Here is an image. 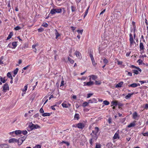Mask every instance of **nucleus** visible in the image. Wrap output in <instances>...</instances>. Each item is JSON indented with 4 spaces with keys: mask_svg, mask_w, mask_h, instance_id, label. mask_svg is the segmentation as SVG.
Listing matches in <instances>:
<instances>
[{
    "mask_svg": "<svg viewBox=\"0 0 148 148\" xmlns=\"http://www.w3.org/2000/svg\"><path fill=\"white\" fill-rule=\"evenodd\" d=\"M99 131V128L97 127H95V130L92 131L90 134L91 136V138L89 140V142L90 144L92 145L93 144V140H96L98 138L97 134Z\"/></svg>",
    "mask_w": 148,
    "mask_h": 148,
    "instance_id": "f257e3e1",
    "label": "nucleus"
},
{
    "mask_svg": "<svg viewBox=\"0 0 148 148\" xmlns=\"http://www.w3.org/2000/svg\"><path fill=\"white\" fill-rule=\"evenodd\" d=\"M40 128V126L39 125L37 124H34L32 122H31L29 123L28 127L27 128V130L28 131L30 132L33 130Z\"/></svg>",
    "mask_w": 148,
    "mask_h": 148,
    "instance_id": "f03ea898",
    "label": "nucleus"
},
{
    "mask_svg": "<svg viewBox=\"0 0 148 148\" xmlns=\"http://www.w3.org/2000/svg\"><path fill=\"white\" fill-rule=\"evenodd\" d=\"M129 36V41L130 43V47H134L136 46V43L131 34H130Z\"/></svg>",
    "mask_w": 148,
    "mask_h": 148,
    "instance_id": "7ed1b4c3",
    "label": "nucleus"
},
{
    "mask_svg": "<svg viewBox=\"0 0 148 148\" xmlns=\"http://www.w3.org/2000/svg\"><path fill=\"white\" fill-rule=\"evenodd\" d=\"M140 51L141 54L143 53H145L144 49H145L143 43L141 42V40H140Z\"/></svg>",
    "mask_w": 148,
    "mask_h": 148,
    "instance_id": "20e7f679",
    "label": "nucleus"
},
{
    "mask_svg": "<svg viewBox=\"0 0 148 148\" xmlns=\"http://www.w3.org/2000/svg\"><path fill=\"white\" fill-rule=\"evenodd\" d=\"M3 91L4 92H6L7 91L9 90V87L8 84L7 83H5L3 85Z\"/></svg>",
    "mask_w": 148,
    "mask_h": 148,
    "instance_id": "39448f33",
    "label": "nucleus"
},
{
    "mask_svg": "<svg viewBox=\"0 0 148 148\" xmlns=\"http://www.w3.org/2000/svg\"><path fill=\"white\" fill-rule=\"evenodd\" d=\"M140 86V84L139 83H133L130 85H128V86L129 87H131L132 88H135L137 86Z\"/></svg>",
    "mask_w": 148,
    "mask_h": 148,
    "instance_id": "423d86ee",
    "label": "nucleus"
},
{
    "mask_svg": "<svg viewBox=\"0 0 148 148\" xmlns=\"http://www.w3.org/2000/svg\"><path fill=\"white\" fill-rule=\"evenodd\" d=\"M75 54L76 55L77 57L80 59L82 58V56L81 53L78 51H76L75 53Z\"/></svg>",
    "mask_w": 148,
    "mask_h": 148,
    "instance_id": "0eeeda50",
    "label": "nucleus"
},
{
    "mask_svg": "<svg viewBox=\"0 0 148 148\" xmlns=\"http://www.w3.org/2000/svg\"><path fill=\"white\" fill-rule=\"evenodd\" d=\"M119 131L118 130L116 132L113 137V139H116L117 138H119Z\"/></svg>",
    "mask_w": 148,
    "mask_h": 148,
    "instance_id": "6e6552de",
    "label": "nucleus"
},
{
    "mask_svg": "<svg viewBox=\"0 0 148 148\" xmlns=\"http://www.w3.org/2000/svg\"><path fill=\"white\" fill-rule=\"evenodd\" d=\"M77 127L79 129H83L84 127V123H79L77 124Z\"/></svg>",
    "mask_w": 148,
    "mask_h": 148,
    "instance_id": "1a4fd4ad",
    "label": "nucleus"
},
{
    "mask_svg": "<svg viewBox=\"0 0 148 148\" xmlns=\"http://www.w3.org/2000/svg\"><path fill=\"white\" fill-rule=\"evenodd\" d=\"M89 82H87L86 86H91L94 84V83L92 81L90 80V78L89 79Z\"/></svg>",
    "mask_w": 148,
    "mask_h": 148,
    "instance_id": "9d476101",
    "label": "nucleus"
},
{
    "mask_svg": "<svg viewBox=\"0 0 148 148\" xmlns=\"http://www.w3.org/2000/svg\"><path fill=\"white\" fill-rule=\"evenodd\" d=\"M88 77H89V78L90 79V80L91 81L92 80H95L97 78V76L93 75H89V76H88Z\"/></svg>",
    "mask_w": 148,
    "mask_h": 148,
    "instance_id": "9b49d317",
    "label": "nucleus"
},
{
    "mask_svg": "<svg viewBox=\"0 0 148 148\" xmlns=\"http://www.w3.org/2000/svg\"><path fill=\"white\" fill-rule=\"evenodd\" d=\"M9 145L6 144H0V148H9Z\"/></svg>",
    "mask_w": 148,
    "mask_h": 148,
    "instance_id": "f8f14e48",
    "label": "nucleus"
},
{
    "mask_svg": "<svg viewBox=\"0 0 148 148\" xmlns=\"http://www.w3.org/2000/svg\"><path fill=\"white\" fill-rule=\"evenodd\" d=\"M136 121H134L133 122L131 123L129 125L127 126V127L129 128H130L132 127H134L135 126L136 123Z\"/></svg>",
    "mask_w": 148,
    "mask_h": 148,
    "instance_id": "ddd939ff",
    "label": "nucleus"
},
{
    "mask_svg": "<svg viewBox=\"0 0 148 148\" xmlns=\"http://www.w3.org/2000/svg\"><path fill=\"white\" fill-rule=\"evenodd\" d=\"M133 118L135 120H138V118L137 119L138 117V115L137 113L136 112H134L132 114Z\"/></svg>",
    "mask_w": 148,
    "mask_h": 148,
    "instance_id": "4468645a",
    "label": "nucleus"
},
{
    "mask_svg": "<svg viewBox=\"0 0 148 148\" xmlns=\"http://www.w3.org/2000/svg\"><path fill=\"white\" fill-rule=\"evenodd\" d=\"M16 139L12 138L9 139L8 140V142L9 143H16Z\"/></svg>",
    "mask_w": 148,
    "mask_h": 148,
    "instance_id": "2eb2a0df",
    "label": "nucleus"
},
{
    "mask_svg": "<svg viewBox=\"0 0 148 148\" xmlns=\"http://www.w3.org/2000/svg\"><path fill=\"white\" fill-rule=\"evenodd\" d=\"M97 100L95 98H93L90 99L88 101V103H96Z\"/></svg>",
    "mask_w": 148,
    "mask_h": 148,
    "instance_id": "dca6fc26",
    "label": "nucleus"
},
{
    "mask_svg": "<svg viewBox=\"0 0 148 148\" xmlns=\"http://www.w3.org/2000/svg\"><path fill=\"white\" fill-rule=\"evenodd\" d=\"M55 34L56 35V39L58 38V37L60 36V35L59 33L58 32L57 29H55Z\"/></svg>",
    "mask_w": 148,
    "mask_h": 148,
    "instance_id": "f3484780",
    "label": "nucleus"
},
{
    "mask_svg": "<svg viewBox=\"0 0 148 148\" xmlns=\"http://www.w3.org/2000/svg\"><path fill=\"white\" fill-rule=\"evenodd\" d=\"M123 83V82H119L117 84L116 86V88H119L121 87Z\"/></svg>",
    "mask_w": 148,
    "mask_h": 148,
    "instance_id": "a211bd4d",
    "label": "nucleus"
},
{
    "mask_svg": "<svg viewBox=\"0 0 148 148\" xmlns=\"http://www.w3.org/2000/svg\"><path fill=\"white\" fill-rule=\"evenodd\" d=\"M13 33L12 32H11L9 34L8 36L7 37V39H6V40H8L10 38H11L12 37V36L13 35Z\"/></svg>",
    "mask_w": 148,
    "mask_h": 148,
    "instance_id": "6ab92c4d",
    "label": "nucleus"
},
{
    "mask_svg": "<svg viewBox=\"0 0 148 148\" xmlns=\"http://www.w3.org/2000/svg\"><path fill=\"white\" fill-rule=\"evenodd\" d=\"M0 80L3 83H5L6 82L7 79L5 77H4L3 78L1 76H0Z\"/></svg>",
    "mask_w": 148,
    "mask_h": 148,
    "instance_id": "aec40b11",
    "label": "nucleus"
},
{
    "mask_svg": "<svg viewBox=\"0 0 148 148\" xmlns=\"http://www.w3.org/2000/svg\"><path fill=\"white\" fill-rule=\"evenodd\" d=\"M23 141L21 139L19 138L18 140L17 139L16 143H18V145H21L23 143Z\"/></svg>",
    "mask_w": 148,
    "mask_h": 148,
    "instance_id": "412c9836",
    "label": "nucleus"
},
{
    "mask_svg": "<svg viewBox=\"0 0 148 148\" xmlns=\"http://www.w3.org/2000/svg\"><path fill=\"white\" fill-rule=\"evenodd\" d=\"M17 42H13L12 43V45L14 47H12V49H15L17 46Z\"/></svg>",
    "mask_w": 148,
    "mask_h": 148,
    "instance_id": "4be33fe9",
    "label": "nucleus"
},
{
    "mask_svg": "<svg viewBox=\"0 0 148 148\" xmlns=\"http://www.w3.org/2000/svg\"><path fill=\"white\" fill-rule=\"evenodd\" d=\"M131 67L132 68H136V69H137V70H138V71H139V72H141V70L140 68H139L138 67H137L134 65H131Z\"/></svg>",
    "mask_w": 148,
    "mask_h": 148,
    "instance_id": "5701e85b",
    "label": "nucleus"
},
{
    "mask_svg": "<svg viewBox=\"0 0 148 148\" xmlns=\"http://www.w3.org/2000/svg\"><path fill=\"white\" fill-rule=\"evenodd\" d=\"M15 134L16 135L21 134L22 133V131L20 130H16L14 131Z\"/></svg>",
    "mask_w": 148,
    "mask_h": 148,
    "instance_id": "b1692460",
    "label": "nucleus"
},
{
    "mask_svg": "<svg viewBox=\"0 0 148 148\" xmlns=\"http://www.w3.org/2000/svg\"><path fill=\"white\" fill-rule=\"evenodd\" d=\"M133 94V93H128L126 96L125 97V98L126 99H128L129 98H130L131 96Z\"/></svg>",
    "mask_w": 148,
    "mask_h": 148,
    "instance_id": "393cba45",
    "label": "nucleus"
},
{
    "mask_svg": "<svg viewBox=\"0 0 148 148\" xmlns=\"http://www.w3.org/2000/svg\"><path fill=\"white\" fill-rule=\"evenodd\" d=\"M56 13V10L55 9H52L51 10L50 12V14H51L53 15L55 14Z\"/></svg>",
    "mask_w": 148,
    "mask_h": 148,
    "instance_id": "a878e982",
    "label": "nucleus"
},
{
    "mask_svg": "<svg viewBox=\"0 0 148 148\" xmlns=\"http://www.w3.org/2000/svg\"><path fill=\"white\" fill-rule=\"evenodd\" d=\"M51 113H43L42 114V116H49L51 115Z\"/></svg>",
    "mask_w": 148,
    "mask_h": 148,
    "instance_id": "bb28decb",
    "label": "nucleus"
},
{
    "mask_svg": "<svg viewBox=\"0 0 148 148\" xmlns=\"http://www.w3.org/2000/svg\"><path fill=\"white\" fill-rule=\"evenodd\" d=\"M56 10V13H60L62 11V9L61 8L58 9V8H56L55 9Z\"/></svg>",
    "mask_w": 148,
    "mask_h": 148,
    "instance_id": "cd10ccee",
    "label": "nucleus"
},
{
    "mask_svg": "<svg viewBox=\"0 0 148 148\" xmlns=\"http://www.w3.org/2000/svg\"><path fill=\"white\" fill-rule=\"evenodd\" d=\"M112 106H116L117 105V102L116 101H112L111 103Z\"/></svg>",
    "mask_w": 148,
    "mask_h": 148,
    "instance_id": "c85d7f7f",
    "label": "nucleus"
},
{
    "mask_svg": "<svg viewBox=\"0 0 148 148\" xmlns=\"http://www.w3.org/2000/svg\"><path fill=\"white\" fill-rule=\"evenodd\" d=\"M18 70V69L17 68L14 70V75H13L14 77H15V75L17 74Z\"/></svg>",
    "mask_w": 148,
    "mask_h": 148,
    "instance_id": "c756f323",
    "label": "nucleus"
},
{
    "mask_svg": "<svg viewBox=\"0 0 148 148\" xmlns=\"http://www.w3.org/2000/svg\"><path fill=\"white\" fill-rule=\"evenodd\" d=\"M101 83V81H95V84L96 85H100Z\"/></svg>",
    "mask_w": 148,
    "mask_h": 148,
    "instance_id": "7c9ffc66",
    "label": "nucleus"
},
{
    "mask_svg": "<svg viewBox=\"0 0 148 148\" xmlns=\"http://www.w3.org/2000/svg\"><path fill=\"white\" fill-rule=\"evenodd\" d=\"M133 73L137 75L139 73H140L139 72V71H138V70H133Z\"/></svg>",
    "mask_w": 148,
    "mask_h": 148,
    "instance_id": "2f4dec72",
    "label": "nucleus"
},
{
    "mask_svg": "<svg viewBox=\"0 0 148 148\" xmlns=\"http://www.w3.org/2000/svg\"><path fill=\"white\" fill-rule=\"evenodd\" d=\"M101 145L100 144L97 143L96 144V146L95 148H101Z\"/></svg>",
    "mask_w": 148,
    "mask_h": 148,
    "instance_id": "473e14b6",
    "label": "nucleus"
},
{
    "mask_svg": "<svg viewBox=\"0 0 148 148\" xmlns=\"http://www.w3.org/2000/svg\"><path fill=\"white\" fill-rule=\"evenodd\" d=\"M103 103L105 105L107 106L109 105L110 103L107 100H105L103 101Z\"/></svg>",
    "mask_w": 148,
    "mask_h": 148,
    "instance_id": "72a5a7b5",
    "label": "nucleus"
},
{
    "mask_svg": "<svg viewBox=\"0 0 148 148\" xmlns=\"http://www.w3.org/2000/svg\"><path fill=\"white\" fill-rule=\"evenodd\" d=\"M132 25H133V29H134V32H135V30H136V25H135V23L134 21H132Z\"/></svg>",
    "mask_w": 148,
    "mask_h": 148,
    "instance_id": "f704fd0d",
    "label": "nucleus"
},
{
    "mask_svg": "<svg viewBox=\"0 0 148 148\" xmlns=\"http://www.w3.org/2000/svg\"><path fill=\"white\" fill-rule=\"evenodd\" d=\"M89 7H88L86 10V11L85 12L84 16V18L87 15L88 12V10Z\"/></svg>",
    "mask_w": 148,
    "mask_h": 148,
    "instance_id": "c9c22d12",
    "label": "nucleus"
},
{
    "mask_svg": "<svg viewBox=\"0 0 148 148\" xmlns=\"http://www.w3.org/2000/svg\"><path fill=\"white\" fill-rule=\"evenodd\" d=\"M79 115L78 114L76 113L74 116V118L77 120L79 119Z\"/></svg>",
    "mask_w": 148,
    "mask_h": 148,
    "instance_id": "e433bc0d",
    "label": "nucleus"
},
{
    "mask_svg": "<svg viewBox=\"0 0 148 148\" xmlns=\"http://www.w3.org/2000/svg\"><path fill=\"white\" fill-rule=\"evenodd\" d=\"M88 102H85L83 103L82 106L83 107H85L88 105Z\"/></svg>",
    "mask_w": 148,
    "mask_h": 148,
    "instance_id": "4c0bfd02",
    "label": "nucleus"
},
{
    "mask_svg": "<svg viewBox=\"0 0 148 148\" xmlns=\"http://www.w3.org/2000/svg\"><path fill=\"white\" fill-rule=\"evenodd\" d=\"M27 85H26L25 86L24 89L22 90L23 92H25L27 90Z\"/></svg>",
    "mask_w": 148,
    "mask_h": 148,
    "instance_id": "58836bf2",
    "label": "nucleus"
},
{
    "mask_svg": "<svg viewBox=\"0 0 148 148\" xmlns=\"http://www.w3.org/2000/svg\"><path fill=\"white\" fill-rule=\"evenodd\" d=\"M62 80L60 87H62L64 85V81L63 78H62Z\"/></svg>",
    "mask_w": 148,
    "mask_h": 148,
    "instance_id": "ea45409f",
    "label": "nucleus"
},
{
    "mask_svg": "<svg viewBox=\"0 0 148 148\" xmlns=\"http://www.w3.org/2000/svg\"><path fill=\"white\" fill-rule=\"evenodd\" d=\"M69 61L71 63L73 64L74 62V60L71 58H70L69 57L68 58Z\"/></svg>",
    "mask_w": 148,
    "mask_h": 148,
    "instance_id": "a19ab883",
    "label": "nucleus"
},
{
    "mask_svg": "<svg viewBox=\"0 0 148 148\" xmlns=\"http://www.w3.org/2000/svg\"><path fill=\"white\" fill-rule=\"evenodd\" d=\"M21 29V27L19 26H17L14 28V30H18Z\"/></svg>",
    "mask_w": 148,
    "mask_h": 148,
    "instance_id": "79ce46f5",
    "label": "nucleus"
},
{
    "mask_svg": "<svg viewBox=\"0 0 148 148\" xmlns=\"http://www.w3.org/2000/svg\"><path fill=\"white\" fill-rule=\"evenodd\" d=\"M7 76L8 77H9V78H10V79L12 78V77L11 75V74H10V72H8L7 74Z\"/></svg>",
    "mask_w": 148,
    "mask_h": 148,
    "instance_id": "37998d69",
    "label": "nucleus"
},
{
    "mask_svg": "<svg viewBox=\"0 0 148 148\" xmlns=\"http://www.w3.org/2000/svg\"><path fill=\"white\" fill-rule=\"evenodd\" d=\"M62 105L64 108H67L68 107V106H67L66 103H62Z\"/></svg>",
    "mask_w": 148,
    "mask_h": 148,
    "instance_id": "c03bdc74",
    "label": "nucleus"
},
{
    "mask_svg": "<svg viewBox=\"0 0 148 148\" xmlns=\"http://www.w3.org/2000/svg\"><path fill=\"white\" fill-rule=\"evenodd\" d=\"M75 9L76 8L74 6H71V11L72 12H74L75 10Z\"/></svg>",
    "mask_w": 148,
    "mask_h": 148,
    "instance_id": "a18cd8bd",
    "label": "nucleus"
},
{
    "mask_svg": "<svg viewBox=\"0 0 148 148\" xmlns=\"http://www.w3.org/2000/svg\"><path fill=\"white\" fill-rule=\"evenodd\" d=\"M42 26L45 27H47L48 26V24L46 23H44L42 25Z\"/></svg>",
    "mask_w": 148,
    "mask_h": 148,
    "instance_id": "49530a36",
    "label": "nucleus"
},
{
    "mask_svg": "<svg viewBox=\"0 0 148 148\" xmlns=\"http://www.w3.org/2000/svg\"><path fill=\"white\" fill-rule=\"evenodd\" d=\"M61 143H64L67 146H69V143L67 142H65L64 141H62Z\"/></svg>",
    "mask_w": 148,
    "mask_h": 148,
    "instance_id": "de8ad7c7",
    "label": "nucleus"
},
{
    "mask_svg": "<svg viewBox=\"0 0 148 148\" xmlns=\"http://www.w3.org/2000/svg\"><path fill=\"white\" fill-rule=\"evenodd\" d=\"M103 62L106 64H107L108 62V60L106 58L103 59Z\"/></svg>",
    "mask_w": 148,
    "mask_h": 148,
    "instance_id": "09e8293b",
    "label": "nucleus"
},
{
    "mask_svg": "<svg viewBox=\"0 0 148 148\" xmlns=\"http://www.w3.org/2000/svg\"><path fill=\"white\" fill-rule=\"evenodd\" d=\"M44 29L42 28H39L38 29V31L39 32H42L44 31Z\"/></svg>",
    "mask_w": 148,
    "mask_h": 148,
    "instance_id": "8fccbe9b",
    "label": "nucleus"
},
{
    "mask_svg": "<svg viewBox=\"0 0 148 148\" xmlns=\"http://www.w3.org/2000/svg\"><path fill=\"white\" fill-rule=\"evenodd\" d=\"M83 29L81 30H77V32L79 34H82V33L83 32Z\"/></svg>",
    "mask_w": 148,
    "mask_h": 148,
    "instance_id": "3c124183",
    "label": "nucleus"
},
{
    "mask_svg": "<svg viewBox=\"0 0 148 148\" xmlns=\"http://www.w3.org/2000/svg\"><path fill=\"white\" fill-rule=\"evenodd\" d=\"M142 134L144 136H148V132H147L145 133H142Z\"/></svg>",
    "mask_w": 148,
    "mask_h": 148,
    "instance_id": "603ef678",
    "label": "nucleus"
},
{
    "mask_svg": "<svg viewBox=\"0 0 148 148\" xmlns=\"http://www.w3.org/2000/svg\"><path fill=\"white\" fill-rule=\"evenodd\" d=\"M22 133L24 135H26L27 133V132L26 130H23L22 131Z\"/></svg>",
    "mask_w": 148,
    "mask_h": 148,
    "instance_id": "864d4df0",
    "label": "nucleus"
},
{
    "mask_svg": "<svg viewBox=\"0 0 148 148\" xmlns=\"http://www.w3.org/2000/svg\"><path fill=\"white\" fill-rule=\"evenodd\" d=\"M39 115V113H37L35 115H34L33 116L34 118H38Z\"/></svg>",
    "mask_w": 148,
    "mask_h": 148,
    "instance_id": "5fc2aeb1",
    "label": "nucleus"
},
{
    "mask_svg": "<svg viewBox=\"0 0 148 148\" xmlns=\"http://www.w3.org/2000/svg\"><path fill=\"white\" fill-rule=\"evenodd\" d=\"M137 62L140 65L142 64V61L140 59L138 60L137 61Z\"/></svg>",
    "mask_w": 148,
    "mask_h": 148,
    "instance_id": "6e6d98bb",
    "label": "nucleus"
},
{
    "mask_svg": "<svg viewBox=\"0 0 148 148\" xmlns=\"http://www.w3.org/2000/svg\"><path fill=\"white\" fill-rule=\"evenodd\" d=\"M93 94L92 93H89L87 95V98H90L92 95Z\"/></svg>",
    "mask_w": 148,
    "mask_h": 148,
    "instance_id": "4d7b16f0",
    "label": "nucleus"
},
{
    "mask_svg": "<svg viewBox=\"0 0 148 148\" xmlns=\"http://www.w3.org/2000/svg\"><path fill=\"white\" fill-rule=\"evenodd\" d=\"M26 137L25 136H24L23 137H21L20 138L22 140L23 142L25 140Z\"/></svg>",
    "mask_w": 148,
    "mask_h": 148,
    "instance_id": "13d9d810",
    "label": "nucleus"
},
{
    "mask_svg": "<svg viewBox=\"0 0 148 148\" xmlns=\"http://www.w3.org/2000/svg\"><path fill=\"white\" fill-rule=\"evenodd\" d=\"M36 148H41L42 145H36Z\"/></svg>",
    "mask_w": 148,
    "mask_h": 148,
    "instance_id": "bf43d9fd",
    "label": "nucleus"
},
{
    "mask_svg": "<svg viewBox=\"0 0 148 148\" xmlns=\"http://www.w3.org/2000/svg\"><path fill=\"white\" fill-rule=\"evenodd\" d=\"M117 62L118 65H122L123 64V62L122 61H120L119 60H117Z\"/></svg>",
    "mask_w": 148,
    "mask_h": 148,
    "instance_id": "052dcab7",
    "label": "nucleus"
},
{
    "mask_svg": "<svg viewBox=\"0 0 148 148\" xmlns=\"http://www.w3.org/2000/svg\"><path fill=\"white\" fill-rule=\"evenodd\" d=\"M144 108L146 109H148V103H147L145 105Z\"/></svg>",
    "mask_w": 148,
    "mask_h": 148,
    "instance_id": "680f3d73",
    "label": "nucleus"
},
{
    "mask_svg": "<svg viewBox=\"0 0 148 148\" xmlns=\"http://www.w3.org/2000/svg\"><path fill=\"white\" fill-rule=\"evenodd\" d=\"M40 112L41 113H43L44 112V111L42 108H41L40 110Z\"/></svg>",
    "mask_w": 148,
    "mask_h": 148,
    "instance_id": "e2e57ef3",
    "label": "nucleus"
},
{
    "mask_svg": "<svg viewBox=\"0 0 148 148\" xmlns=\"http://www.w3.org/2000/svg\"><path fill=\"white\" fill-rule=\"evenodd\" d=\"M91 61H92V64L93 65L95 66L96 64V63L95 62V60H92Z\"/></svg>",
    "mask_w": 148,
    "mask_h": 148,
    "instance_id": "0e129e2a",
    "label": "nucleus"
},
{
    "mask_svg": "<svg viewBox=\"0 0 148 148\" xmlns=\"http://www.w3.org/2000/svg\"><path fill=\"white\" fill-rule=\"evenodd\" d=\"M56 105L53 106H52L51 107V109L53 110H56V109L55 108H54V106H56Z\"/></svg>",
    "mask_w": 148,
    "mask_h": 148,
    "instance_id": "69168bd1",
    "label": "nucleus"
},
{
    "mask_svg": "<svg viewBox=\"0 0 148 148\" xmlns=\"http://www.w3.org/2000/svg\"><path fill=\"white\" fill-rule=\"evenodd\" d=\"M71 27L72 29V30L73 32L74 31L76 28V27H73V26Z\"/></svg>",
    "mask_w": 148,
    "mask_h": 148,
    "instance_id": "338daca9",
    "label": "nucleus"
},
{
    "mask_svg": "<svg viewBox=\"0 0 148 148\" xmlns=\"http://www.w3.org/2000/svg\"><path fill=\"white\" fill-rule=\"evenodd\" d=\"M106 11V9H104L103 10L102 12H101L100 13V16H101L102 14H103Z\"/></svg>",
    "mask_w": 148,
    "mask_h": 148,
    "instance_id": "774afa93",
    "label": "nucleus"
}]
</instances>
